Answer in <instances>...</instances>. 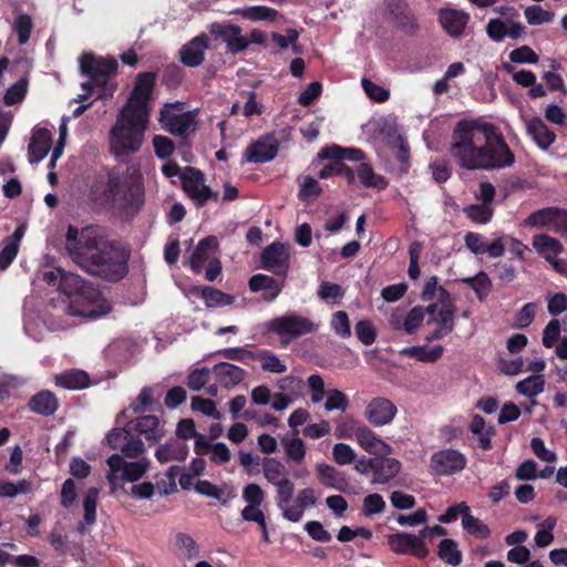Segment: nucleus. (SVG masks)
Masks as SVG:
<instances>
[{
    "mask_svg": "<svg viewBox=\"0 0 567 567\" xmlns=\"http://www.w3.org/2000/svg\"><path fill=\"white\" fill-rule=\"evenodd\" d=\"M286 278L271 277L264 274H257L249 278L248 287L252 292L262 291L261 298L266 302H272L281 293L285 287Z\"/></svg>",
    "mask_w": 567,
    "mask_h": 567,
    "instance_id": "obj_16",
    "label": "nucleus"
},
{
    "mask_svg": "<svg viewBox=\"0 0 567 567\" xmlns=\"http://www.w3.org/2000/svg\"><path fill=\"white\" fill-rule=\"evenodd\" d=\"M333 461L339 465H347L355 460L353 449L346 443H337L332 450Z\"/></svg>",
    "mask_w": 567,
    "mask_h": 567,
    "instance_id": "obj_64",
    "label": "nucleus"
},
{
    "mask_svg": "<svg viewBox=\"0 0 567 567\" xmlns=\"http://www.w3.org/2000/svg\"><path fill=\"white\" fill-rule=\"evenodd\" d=\"M316 470L318 480L323 486L342 493L348 492L350 484L343 472L326 463L317 464Z\"/></svg>",
    "mask_w": 567,
    "mask_h": 567,
    "instance_id": "obj_24",
    "label": "nucleus"
},
{
    "mask_svg": "<svg viewBox=\"0 0 567 567\" xmlns=\"http://www.w3.org/2000/svg\"><path fill=\"white\" fill-rule=\"evenodd\" d=\"M290 246L274 241L260 254V268L272 272L276 277L286 278L290 269Z\"/></svg>",
    "mask_w": 567,
    "mask_h": 567,
    "instance_id": "obj_11",
    "label": "nucleus"
},
{
    "mask_svg": "<svg viewBox=\"0 0 567 567\" xmlns=\"http://www.w3.org/2000/svg\"><path fill=\"white\" fill-rule=\"evenodd\" d=\"M187 455L188 446L177 441H171L159 445L155 452V457L159 463H167L174 460L183 462L186 460Z\"/></svg>",
    "mask_w": 567,
    "mask_h": 567,
    "instance_id": "obj_32",
    "label": "nucleus"
},
{
    "mask_svg": "<svg viewBox=\"0 0 567 567\" xmlns=\"http://www.w3.org/2000/svg\"><path fill=\"white\" fill-rule=\"evenodd\" d=\"M153 146L156 156L162 159L168 158L175 151L174 142L164 135H155L153 137Z\"/></svg>",
    "mask_w": 567,
    "mask_h": 567,
    "instance_id": "obj_60",
    "label": "nucleus"
},
{
    "mask_svg": "<svg viewBox=\"0 0 567 567\" xmlns=\"http://www.w3.org/2000/svg\"><path fill=\"white\" fill-rule=\"evenodd\" d=\"M184 103L176 101L173 103H165L159 111V123L162 127L175 136L184 137L187 135L190 126L195 122L193 112H184L176 114L175 111H182Z\"/></svg>",
    "mask_w": 567,
    "mask_h": 567,
    "instance_id": "obj_10",
    "label": "nucleus"
},
{
    "mask_svg": "<svg viewBox=\"0 0 567 567\" xmlns=\"http://www.w3.org/2000/svg\"><path fill=\"white\" fill-rule=\"evenodd\" d=\"M388 544L394 553L399 555L411 554L419 559H424L429 555V549L421 538L414 534L399 532L388 537Z\"/></svg>",
    "mask_w": 567,
    "mask_h": 567,
    "instance_id": "obj_13",
    "label": "nucleus"
},
{
    "mask_svg": "<svg viewBox=\"0 0 567 567\" xmlns=\"http://www.w3.org/2000/svg\"><path fill=\"white\" fill-rule=\"evenodd\" d=\"M544 388L545 380L542 374H533L516 384L517 392L528 398L537 396Z\"/></svg>",
    "mask_w": 567,
    "mask_h": 567,
    "instance_id": "obj_39",
    "label": "nucleus"
},
{
    "mask_svg": "<svg viewBox=\"0 0 567 567\" xmlns=\"http://www.w3.org/2000/svg\"><path fill=\"white\" fill-rule=\"evenodd\" d=\"M451 156L468 171L509 167L515 155L497 127L487 122L462 120L452 132Z\"/></svg>",
    "mask_w": 567,
    "mask_h": 567,
    "instance_id": "obj_1",
    "label": "nucleus"
},
{
    "mask_svg": "<svg viewBox=\"0 0 567 567\" xmlns=\"http://www.w3.org/2000/svg\"><path fill=\"white\" fill-rule=\"evenodd\" d=\"M395 23L404 33L414 35L417 33L420 25L411 11H402L395 14Z\"/></svg>",
    "mask_w": 567,
    "mask_h": 567,
    "instance_id": "obj_56",
    "label": "nucleus"
},
{
    "mask_svg": "<svg viewBox=\"0 0 567 567\" xmlns=\"http://www.w3.org/2000/svg\"><path fill=\"white\" fill-rule=\"evenodd\" d=\"M97 497L99 489L96 487L89 488L83 497V522H80L76 527L81 534L85 532L86 525L92 526L96 523Z\"/></svg>",
    "mask_w": 567,
    "mask_h": 567,
    "instance_id": "obj_31",
    "label": "nucleus"
},
{
    "mask_svg": "<svg viewBox=\"0 0 567 567\" xmlns=\"http://www.w3.org/2000/svg\"><path fill=\"white\" fill-rule=\"evenodd\" d=\"M181 182L184 190L195 202L196 207H203L207 202L218 203L220 196L204 184V174L192 166H187L181 175Z\"/></svg>",
    "mask_w": 567,
    "mask_h": 567,
    "instance_id": "obj_9",
    "label": "nucleus"
},
{
    "mask_svg": "<svg viewBox=\"0 0 567 567\" xmlns=\"http://www.w3.org/2000/svg\"><path fill=\"white\" fill-rule=\"evenodd\" d=\"M217 382L225 389H233L247 377L246 370L229 362H218L212 369Z\"/></svg>",
    "mask_w": 567,
    "mask_h": 567,
    "instance_id": "obj_22",
    "label": "nucleus"
},
{
    "mask_svg": "<svg viewBox=\"0 0 567 567\" xmlns=\"http://www.w3.org/2000/svg\"><path fill=\"white\" fill-rule=\"evenodd\" d=\"M175 544L187 559H194L199 555V547L195 539L186 533H177Z\"/></svg>",
    "mask_w": 567,
    "mask_h": 567,
    "instance_id": "obj_44",
    "label": "nucleus"
},
{
    "mask_svg": "<svg viewBox=\"0 0 567 567\" xmlns=\"http://www.w3.org/2000/svg\"><path fill=\"white\" fill-rule=\"evenodd\" d=\"M156 72H141L136 75L133 90L122 110L132 112L134 117H148L151 102L156 86Z\"/></svg>",
    "mask_w": 567,
    "mask_h": 567,
    "instance_id": "obj_8",
    "label": "nucleus"
},
{
    "mask_svg": "<svg viewBox=\"0 0 567 567\" xmlns=\"http://www.w3.org/2000/svg\"><path fill=\"white\" fill-rule=\"evenodd\" d=\"M439 20L443 29L451 37L457 38L463 34L468 23L470 16L455 9H444L441 10Z\"/></svg>",
    "mask_w": 567,
    "mask_h": 567,
    "instance_id": "obj_26",
    "label": "nucleus"
},
{
    "mask_svg": "<svg viewBox=\"0 0 567 567\" xmlns=\"http://www.w3.org/2000/svg\"><path fill=\"white\" fill-rule=\"evenodd\" d=\"M277 487V495H276V503L279 508L285 511V508H290L288 504L291 502L293 493H295V484L292 481L285 480L281 482H278L276 485Z\"/></svg>",
    "mask_w": 567,
    "mask_h": 567,
    "instance_id": "obj_46",
    "label": "nucleus"
},
{
    "mask_svg": "<svg viewBox=\"0 0 567 567\" xmlns=\"http://www.w3.org/2000/svg\"><path fill=\"white\" fill-rule=\"evenodd\" d=\"M217 354L231 361H239L246 363L249 360H255L257 357L249 350L236 347V348H225L217 351Z\"/></svg>",
    "mask_w": 567,
    "mask_h": 567,
    "instance_id": "obj_58",
    "label": "nucleus"
},
{
    "mask_svg": "<svg viewBox=\"0 0 567 567\" xmlns=\"http://www.w3.org/2000/svg\"><path fill=\"white\" fill-rule=\"evenodd\" d=\"M184 80V71L176 64L167 65L162 75V84L168 90L177 89Z\"/></svg>",
    "mask_w": 567,
    "mask_h": 567,
    "instance_id": "obj_48",
    "label": "nucleus"
},
{
    "mask_svg": "<svg viewBox=\"0 0 567 567\" xmlns=\"http://www.w3.org/2000/svg\"><path fill=\"white\" fill-rule=\"evenodd\" d=\"M525 18L530 25H539L548 23L553 20L554 13L551 11L544 10L538 4L529 6L524 11Z\"/></svg>",
    "mask_w": 567,
    "mask_h": 567,
    "instance_id": "obj_47",
    "label": "nucleus"
},
{
    "mask_svg": "<svg viewBox=\"0 0 567 567\" xmlns=\"http://www.w3.org/2000/svg\"><path fill=\"white\" fill-rule=\"evenodd\" d=\"M59 406L60 403L56 395L49 390L37 392L28 402L29 410L42 416L53 415Z\"/></svg>",
    "mask_w": 567,
    "mask_h": 567,
    "instance_id": "obj_27",
    "label": "nucleus"
},
{
    "mask_svg": "<svg viewBox=\"0 0 567 567\" xmlns=\"http://www.w3.org/2000/svg\"><path fill=\"white\" fill-rule=\"evenodd\" d=\"M466 465L465 456L458 451L447 449L432 455L431 467L435 474L452 475L461 472Z\"/></svg>",
    "mask_w": 567,
    "mask_h": 567,
    "instance_id": "obj_14",
    "label": "nucleus"
},
{
    "mask_svg": "<svg viewBox=\"0 0 567 567\" xmlns=\"http://www.w3.org/2000/svg\"><path fill=\"white\" fill-rule=\"evenodd\" d=\"M492 288L493 284L488 275L485 271L477 272L476 282L473 287V290L481 302H484L487 299Z\"/></svg>",
    "mask_w": 567,
    "mask_h": 567,
    "instance_id": "obj_61",
    "label": "nucleus"
},
{
    "mask_svg": "<svg viewBox=\"0 0 567 567\" xmlns=\"http://www.w3.org/2000/svg\"><path fill=\"white\" fill-rule=\"evenodd\" d=\"M295 502L296 506L285 508L282 513L284 518L292 523L299 522L302 518L305 511L316 505L317 496L315 489L311 487L300 489Z\"/></svg>",
    "mask_w": 567,
    "mask_h": 567,
    "instance_id": "obj_25",
    "label": "nucleus"
},
{
    "mask_svg": "<svg viewBox=\"0 0 567 567\" xmlns=\"http://www.w3.org/2000/svg\"><path fill=\"white\" fill-rule=\"evenodd\" d=\"M118 64L114 58L97 56L93 52H85L80 58L82 75L87 76L100 89L97 99L113 96L115 84L109 86V80L116 74Z\"/></svg>",
    "mask_w": 567,
    "mask_h": 567,
    "instance_id": "obj_6",
    "label": "nucleus"
},
{
    "mask_svg": "<svg viewBox=\"0 0 567 567\" xmlns=\"http://www.w3.org/2000/svg\"><path fill=\"white\" fill-rule=\"evenodd\" d=\"M262 472L265 478L272 485L288 480L285 465L276 458H265Z\"/></svg>",
    "mask_w": 567,
    "mask_h": 567,
    "instance_id": "obj_41",
    "label": "nucleus"
},
{
    "mask_svg": "<svg viewBox=\"0 0 567 567\" xmlns=\"http://www.w3.org/2000/svg\"><path fill=\"white\" fill-rule=\"evenodd\" d=\"M258 358L261 360V368L265 371L284 373L287 370V367L280 361V359L268 350L260 351Z\"/></svg>",
    "mask_w": 567,
    "mask_h": 567,
    "instance_id": "obj_55",
    "label": "nucleus"
},
{
    "mask_svg": "<svg viewBox=\"0 0 567 567\" xmlns=\"http://www.w3.org/2000/svg\"><path fill=\"white\" fill-rule=\"evenodd\" d=\"M357 176L364 187H372L378 190L386 188L388 181L384 176L375 174L372 166L367 163H360L357 167Z\"/></svg>",
    "mask_w": 567,
    "mask_h": 567,
    "instance_id": "obj_37",
    "label": "nucleus"
},
{
    "mask_svg": "<svg viewBox=\"0 0 567 567\" xmlns=\"http://www.w3.org/2000/svg\"><path fill=\"white\" fill-rule=\"evenodd\" d=\"M385 502L378 493L367 495L362 502V512L365 516L380 514L385 509Z\"/></svg>",
    "mask_w": 567,
    "mask_h": 567,
    "instance_id": "obj_53",
    "label": "nucleus"
},
{
    "mask_svg": "<svg viewBox=\"0 0 567 567\" xmlns=\"http://www.w3.org/2000/svg\"><path fill=\"white\" fill-rule=\"evenodd\" d=\"M331 329L333 332L342 339L351 337V326L349 316L346 311L339 310L332 315Z\"/></svg>",
    "mask_w": 567,
    "mask_h": 567,
    "instance_id": "obj_45",
    "label": "nucleus"
},
{
    "mask_svg": "<svg viewBox=\"0 0 567 567\" xmlns=\"http://www.w3.org/2000/svg\"><path fill=\"white\" fill-rule=\"evenodd\" d=\"M106 463L110 467L107 480L112 484L118 473H121V478L123 481L136 482L146 473L148 467V461L145 458L135 462H125L124 457L120 454L111 455Z\"/></svg>",
    "mask_w": 567,
    "mask_h": 567,
    "instance_id": "obj_12",
    "label": "nucleus"
},
{
    "mask_svg": "<svg viewBox=\"0 0 567 567\" xmlns=\"http://www.w3.org/2000/svg\"><path fill=\"white\" fill-rule=\"evenodd\" d=\"M509 60L513 63H532L535 64L538 62L539 56L537 53L528 45H522L509 53Z\"/></svg>",
    "mask_w": 567,
    "mask_h": 567,
    "instance_id": "obj_62",
    "label": "nucleus"
},
{
    "mask_svg": "<svg viewBox=\"0 0 567 567\" xmlns=\"http://www.w3.org/2000/svg\"><path fill=\"white\" fill-rule=\"evenodd\" d=\"M216 244V237L208 236L206 238H203L197 247L194 249L192 257H190V269L194 274H199L205 264H208V260L210 259L208 257L207 250L213 247Z\"/></svg>",
    "mask_w": 567,
    "mask_h": 567,
    "instance_id": "obj_36",
    "label": "nucleus"
},
{
    "mask_svg": "<svg viewBox=\"0 0 567 567\" xmlns=\"http://www.w3.org/2000/svg\"><path fill=\"white\" fill-rule=\"evenodd\" d=\"M208 49V37L200 33L185 43L179 50V61L188 68H197L205 60V52Z\"/></svg>",
    "mask_w": 567,
    "mask_h": 567,
    "instance_id": "obj_17",
    "label": "nucleus"
},
{
    "mask_svg": "<svg viewBox=\"0 0 567 567\" xmlns=\"http://www.w3.org/2000/svg\"><path fill=\"white\" fill-rule=\"evenodd\" d=\"M364 157V152L359 148L342 147L337 144L326 146L318 153V158L320 159H340L342 163L343 161L362 163Z\"/></svg>",
    "mask_w": 567,
    "mask_h": 567,
    "instance_id": "obj_28",
    "label": "nucleus"
},
{
    "mask_svg": "<svg viewBox=\"0 0 567 567\" xmlns=\"http://www.w3.org/2000/svg\"><path fill=\"white\" fill-rule=\"evenodd\" d=\"M354 439L358 444L370 454H377L389 449L388 444L378 437L371 429L363 424L358 429V433Z\"/></svg>",
    "mask_w": 567,
    "mask_h": 567,
    "instance_id": "obj_33",
    "label": "nucleus"
},
{
    "mask_svg": "<svg viewBox=\"0 0 567 567\" xmlns=\"http://www.w3.org/2000/svg\"><path fill=\"white\" fill-rule=\"evenodd\" d=\"M318 328L319 324L296 312L276 317L267 323V329L277 334L285 346L302 336L316 332Z\"/></svg>",
    "mask_w": 567,
    "mask_h": 567,
    "instance_id": "obj_7",
    "label": "nucleus"
},
{
    "mask_svg": "<svg viewBox=\"0 0 567 567\" xmlns=\"http://www.w3.org/2000/svg\"><path fill=\"white\" fill-rule=\"evenodd\" d=\"M127 427L138 435H144L150 443H157L165 435V430L161 426L159 419L151 414L131 420L127 423Z\"/></svg>",
    "mask_w": 567,
    "mask_h": 567,
    "instance_id": "obj_18",
    "label": "nucleus"
},
{
    "mask_svg": "<svg viewBox=\"0 0 567 567\" xmlns=\"http://www.w3.org/2000/svg\"><path fill=\"white\" fill-rule=\"evenodd\" d=\"M425 310L421 306L413 307L404 319V330L408 333H413L423 322Z\"/></svg>",
    "mask_w": 567,
    "mask_h": 567,
    "instance_id": "obj_63",
    "label": "nucleus"
},
{
    "mask_svg": "<svg viewBox=\"0 0 567 567\" xmlns=\"http://www.w3.org/2000/svg\"><path fill=\"white\" fill-rule=\"evenodd\" d=\"M368 466L373 472L374 484H386L401 471V463L392 457L369 458Z\"/></svg>",
    "mask_w": 567,
    "mask_h": 567,
    "instance_id": "obj_20",
    "label": "nucleus"
},
{
    "mask_svg": "<svg viewBox=\"0 0 567 567\" xmlns=\"http://www.w3.org/2000/svg\"><path fill=\"white\" fill-rule=\"evenodd\" d=\"M33 29L32 19L29 14H20L16 18L13 30L18 34L19 44H25Z\"/></svg>",
    "mask_w": 567,
    "mask_h": 567,
    "instance_id": "obj_50",
    "label": "nucleus"
},
{
    "mask_svg": "<svg viewBox=\"0 0 567 567\" xmlns=\"http://www.w3.org/2000/svg\"><path fill=\"white\" fill-rule=\"evenodd\" d=\"M241 16L245 19L251 21H276L279 17V12L272 8L266 6H254L246 8L241 11Z\"/></svg>",
    "mask_w": 567,
    "mask_h": 567,
    "instance_id": "obj_42",
    "label": "nucleus"
},
{
    "mask_svg": "<svg viewBox=\"0 0 567 567\" xmlns=\"http://www.w3.org/2000/svg\"><path fill=\"white\" fill-rule=\"evenodd\" d=\"M54 383L56 386L66 390H83L90 386L91 379L85 371L71 369L56 374L54 377Z\"/></svg>",
    "mask_w": 567,
    "mask_h": 567,
    "instance_id": "obj_29",
    "label": "nucleus"
},
{
    "mask_svg": "<svg viewBox=\"0 0 567 567\" xmlns=\"http://www.w3.org/2000/svg\"><path fill=\"white\" fill-rule=\"evenodd\" d=\"M28 79L23 76L9 86L3 96V103L11 106L22 102L28 93Z\"/></svg>",
    "mask_w": 567,
    "mask_h": 567,
    "instance_id": "obj_43",
    "label": "nucleus"
},
{
    "mask_svg": "<svg viewBox=\"0 0 567 567\" xmlns=\"http://www.w3.org/2000/svg\"><path fill=\"white\" fill-rule=\"evenodd\" d=\"M526 131L542 150H548L556 141L555 132L538 116L530 117L526 121Z\"/></svg>",
    "mask_w": 567,
    "mask_h": 567,
    "instance_id": "obj_23",
    "label": "nucleus"
},
{
    "mask_svg": "<svg viewBox=\"0 0 567 567\" xmlns=\"http://www.w3.org/2000/svg\"><path fill=\"white\" fill-rule=\"evenodd\" d=\"M194 290L204 299L207 308L230 306L235 302V297L233 295L226 293L210 286H198L195 287Z\"/></svg>",
    "mask_w": 567,
    "mask_h": 567,
    "instance_id": "obj_30",
    "label": "nucleus"
},
{
    "mask_svg": "<svg viewBox=\"0 0 567 567\" xmlns=\"http://www.w3.org/2000/svg\"><path fill=\"white\" fill-rule=\"evenodd\" d=\"M533 246L546 261L557 257L563 251L560 241L545 234L534 236Z\"/></svg>",
    "mask_w": 567,
    "mask_h": 567,
    "instance_id": "obj_34",
    "label": "nucleus"
},
{
    "mask_svg": "<svg viewBox=\"0 0 567 567\" xmlns=\"http://www.w3.org/2000/svg\"><path fill=\"white\" fill-rule=\"evenodd\" d=\"M287 456L296 463H300L306 455V446L301 439L293 437L282 440Z\"/></svg>",
    "mask_w": 567,
    "mask_h": 567,
    "instance_id": "obj_54",
    "label": "nucleus"
},
{
    "mask_svg": "<svg viewBox=\"0 0 567 567\" xmlns=\"http://www.w3.org/2000/svg\"><path fill=\"white\" fill-rule=\"evenodd\" d=\"M104 196L114 208L126 213H138L145 202L143 176L138 169L109 173Z\"/></svg>",
    "mask_w": 567,
    "mask_h": 567,
    "instance_id": "obj_4",
    "label": "nucleus"
},
{
    "mask_svg": "<svg viewBox=\"0 0 567 567\" xmlns=\"http://www.w3.org/2000/svg\"><path fill=\"white\" fill-rule=\"evenodd\" d=\"M279 143L270 137H262L251 143L245 154L247 163H267L274 159L278 153Z\"/></svg>",
    "mask_w": 567,
    "mask_h": 567,
    "instance_id": "obj_19",
    "label": "nucleus"
},
{
    "mask_svg": "<svg viewBox=\"0 0 567 567\" xmlns=\"http://www.w3.org/2000/svg\"><path fill=\"white\" fill-rule=\"evenodd\" d=\"M508 22L499 18L491 19L486 25V33L494 42H502L507 37Z\"/></svg>",
    "mask_w": 567,
    "mask_h": 567,
    "instance_id": "obj_52",
    "label": "nucleus"
},
{
    "mask_svg": "<svg viewBox=\"0 0 567 567\" xmlns=\"http://www.w3.org/2000/svg\"><path fill=\"white\" fill-rule=\"evenodd\" d=\"M396 412V405L391 400L378 396L369 402L364 414L372 425L383 426L392 422Z\"/></svg>",
    "mask_w": 567,
    "mask_h": 567,
    "instance_id": "obj_15",
    "label": "nucleus"
},
{
    "mask_svg": "<svg viewBox=\"0 0 567 567\" xmlns=\"http://www.w3.org/2000/svg\"><path fill=\"white\" fill-rule=\"evenodd\" d=\"M52 134L45 127H35L28 146L30 163L41 162L51 150Z\"/></svg>",
    "mask_w": 567,
    "mask_h": 567,
    "instance_id": "obj_21",
    "label": "nucleus"
},
{
    "mask_svg": "<svg viewBox=\"0 0 567 567\" xmlns=\"http://www.w3.org/2000/svg\"><path fill=\"white\" fill-rule=\"evenodd\" d=\"M463 529L476 538L487 539L491 536L489 527L471 514V511L462 518Z\"/></svg>",
    "mask_w": 567,
    "mask_h": 567,
    "instance_id": "obj_40",
    "label": "nucleus"
},
{
    "mask_svg": "<svg viewBox=\"0 0 567 567\" xmlns=\"http://www.w3.org/2000/svg\"><path fill=\"white\" fill-rule=\"evenodd\" d=\"M43 280L50 286L58 282L59 290L69 298L66 311L71 316L97 319L112 309L102 291L76 274L56 268L44 272Z\"/></svg>",
    "mask_w": 567,
    "mask_h": 567,
    "instance_id": "obj_3",
    "label": "nucleus"
},
{
    "mask_svg": "<svg viewBox=\"0 0 567 567\" xmlns=\"http://www.w3.org/2000/svg\"><path fill=\"white\" fill-rule=\"evenodd\" d=\"M154 403L153 399V389L150 386H144L135 401H133L130 405V410L133 413H143L146 411H151V408Z\"/></svg>",
    "mask_w": 567,
    "mask_h": 567,
    "instance_id": "obj_51",
    "label": "nucleus"
},
{
    "mask_svg": "<svg viewBox=\"0 0 567 567\" xmlns=\"http://www.w3.org/2000/svg\"><path fill=\"white\" fill-rule=\"evenodd\" d=\"M354 330L358 339L364 346H371L377 339V331L369 320L358 321L354 327Z\"/></svg>",
    "mask_w": 567,
    "mask_h": 567,
    "instance_id": "obj_59",
    "label": "nucleus"
},
{
    "mask_svg": "<svg viewBox=\"0 0 567 567\" xmlns=\"http://www.w3.org/2000/svg\"><path fill=\"white\" fill-rule=\"evenodd\" d=\"M65 248L72 260L87 274L118 282L128 274L131 249L121 240H110L93 226L79 231L69 225Z\"/></svg>",
    "mask_w": 567,
    "mask_h": 567,
    "instance_id": "obj_2",
    "label": "nucleus"
},
{
    "mask_svg": "<svg viewBox=\"0 0 567 567\" xmlns=\"http://www.w3.org/2000/svg\"><path fill=\"white\" fill-rule=\"evenodd\" d=\"M190 408L194 411H199L204 415L219 420L221 417L220 412L216 408V403L210 399H204L202 396H193Z\"/></svg>",
    "mask_w": 567,
    "mask_h": 567,
    "instance_id": "obj_49",
    "label": "nucleus"
},
{
    "mask_svg": "<svg viewBox=\"0 0 567 567\" xmlns=\"http://www.w3.org/2000/svg\"><path fill=\"white\" fill-rule=\"evenodd\" d=\"M318 296L320 299L329 302L331 300L342 299L344 296L343 288L334 282L322 281L318 288Z\"/></svg>",
    "mask_w": 567,
    "mask_h": 567,
    "instance_id": "obj_57",
    "label": "nucleus"
},
{
    "mask_svg": "<svg viewBox=\"0 0 567 567\" xmlns=\"http://www.w3.org/2000/svg\"><path fill=\"white\" fill-rule=\"evenodd\" d=\"M437 556L446 565L457 567L462 564L463 554L456 540L444 538L437 546Z\"/></svg>",
    "mask_w": 567,
    "mask_h": 567,
    "instance_id": "obj_35",
    "label": "nucleus"
},
{
    "mask_svg": "<svg viewBox=\"0 0 567 567\" xmlns=\"http://www.w3.org/2000/svg\"><path fill=\"white\" fill-rule=\"evenodd\" d=\"M148 117H134L132 112L121 110L110 131V151L115 157L137 153L144 141Z\"/></svg>",
    "mask_w": 567,
    "mask_h": 567,
    "instance_id": "obj_5",
    "label": "nucleus"
},
{
    "mask_svg": "<svg viewBox=\"0 0 567 567\" xmlns=\"http://www.w3.org/2000/svg\"><path fill=\"white\" fill-rule=\"evenodd\" d=\"M405 353L416 358L421 362L434 363L442 358L444 347L441 344L427 348L426 346H415L404 350Z\"/></svg>",
    "mask_w": 567,
    "mask_h": 567,
    "instance_id": "obj_38",
    "label": "nucleus"
}]
</instances>
